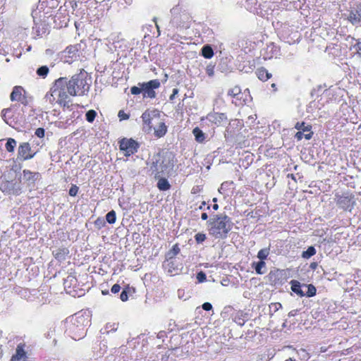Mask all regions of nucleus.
Segmentation results:
<instances>
[{
    "label": "nucleus",
    "instance_id": "14",
    "mask_svg": "<svg viewBox=\"0 0 361 361\" xmlns=\"http://www.w3.org/2000/svg\"><path fill=\"white\" fill-rule=\"evenodd\" d=\"M163 266L166 271L171 274H176L179 270L174 259H169L166 258V261L164 262Z\"/></svg>",
    "mask_w": 361,
    "mask_h": 361
},
{
    "label": "nucleus",
    "instance_id": "48",
    "mask_svg": "<svg viewBox=\"0 0 361 361\" xmlns=\"http://www.w3.org/2000/svg\"><path fill=\"white\" fill-rule=\"evenodd\" d=\"M178 93V90L177 88H174L173 90L172 94L170 96V100H173Z\"/></svg>",
    "mask_w": 361,
    "mask_h": 361
},
{
    "label": "nucleus",
    "instance_id": "44",
    "mask_svg": "<svg viewBox=\"0 0 361 361\" xmlns=\"http://www.w3.org/2000/svg\"><path fill=\"white\" fill-rule=\"evenodd\" d=\"M202 309L206 310V311L211 310L212 309V305L209 302H204L202 305Z\"/></svg>",
    "mask_w": 361,
    "mask_h": 361
},
{
    "label": "nucleus",
    "instance_id": "62",
    "mask_svg": "<svg viewBox=\"0 0 361 361\" xmlns=\"http://www.w3.org/2000/svg\"><path fill=\"white\" fill-rule=\"evenodd\" d=\"M54 345H56V339H54Z\"/></svg>",
    "mask_w": 361,
    "mask_h": 361
},
{
    "label": "nucleus",
    "instance_id": "32",
    "mask_svg": "<svg viewBox=\"0 0 361 361\" xmlns=\"http://www.w3.org/2000/svg\"><path fill=\"white\" fill-rule=\"evenodd\" d=\"M348 20L353 23V24H355V23H357L360 22V17L358 16L357 12L356 13H354V12H350V14H349V16H348Z\"/></svg>",
    "mask_w": 361,
    "mask_h": 361
},
{
    "label": "nucleus",
    "instance_id": "61",
    "mask_svg": "<svg viewBox=\"0 0 361 361\" xmlns=\"http://www.w3.org/2000/svg\"><path fill=\"white\" fill-rule=\"evenodd\" d=\"M238 324L242 326V325H243L244 323L243 322L241 323V322H239Z\"/></svg>",
    "mask_w": 361,
    "mask_h": 361
},
{
    "label": "nucleus",
    "instance_id": "46",
    "mask_svg": "<svg viewBox=\"0 0 361 361\" xmlns=\"http://www.w3.org/2000/svg\"><path fill=\"white\" fill-rule=\"evenodd\" d=\"M95 224L99 226H104V224H105V221L104 219H97L96 221H95Z\"/></svg>",
    "mask_w": 361,
    "mask_h": 361
},
{
    "label": "nucleus",
    "instance_id": "58",
    "mask_svg": "<svg viewBox=\"0 0 361 361\" xmlns=\"http://www.w3.org/2000/svg\"><path fill=\"white\" fill-rule=\"evenodd\" d=\"M271 87L274 89V90H276V84L275 83H272L271 84Z\"/></svg>",
    "mask_w": 361,
    "mask_h": 361
},
{
    "label": "nucleus",
    "instance_id": "30",
    "mask_svg": "<svg viewBox=\"0 0 361 361\" xmlns=\"http://www.w3.org/2000/svg\"><path fill=\"white\" fill-rule=\"evenodd\" d=\"M269 254V248H264L260 250L257 253V257L260 259V261H264L267 259Z\"/></svg>",
    "mask_w": 361,
    "mask_h": 361
},
{
    "label": "nucleus",
    "instance_id": "29",
    "mask_svg": "<svg viewBox=\"0 0 361 361\" xmlns=\"http://www.w3.org/2000/svg\"><path fill=\"white\" fill-rule=\"evenodd\" d=\"M106 219L109 224H114L116 220V215L115 211L111 210L109 212H108L106 215Z\"/></svg>",
    "mask_w": 361,
    "mask_h": 361
},
{
    "label": "nucleus",
    "instance_id": "55",
    "mask_svg": "<svg viewBox=\"0 0 361 361\" xmlns=\"http://www.w3.org/2000/svg\"><path fill=\"white\" fill-rule=\"evenodd\" d=\"M205 202H202V204L199 207L200 209H203V207L205 206Z\"/></svg>",
    "mask_w": 361,
    "mask_h": 361
},
{
    "label": "nucleus",
    "instance_id": "27",
    "mask_svg": "<svg viewBox=\"0 0 361 361\" xmlns=\"http://www.w3.org/2000/svg\"><path fill=\"white\" fill-rule=\"evenodd\" d=\"M49 71V68L47 66H42L37 68V74L43 78H46Z\"/></svg>",
    "mask_w": 361,
    "mask_h": 361
},
{
    "label": "nucleus",
    "instance_id": "56",
    "mask_svg": "<svg viewBox=\"0 0 361 361\" xmlns=\"http://www.w3.org/2000/svg\"><path fill=\"white\" fill-rule=\"evenodd\" d=\"M213 209H214V210H217V209H219V205H218L217 204H214L213 205Z\"/></svg>",
    "mask_w": 361,
    "mask_h": 361
},
{
    "label": "nucleus",
    "instance_id": "11",
    "mask_svg": "<svg viewBox=\"0 0 361 361\" xmlns=\"http://www.w3.org/2000/svg\"><path fill=\"white\" fill-rule=\"evenodd\" d=\"M23 179L27 183L28 185H33L35 182L39 180L41 177L39 173L32 172L29 170H23Z\"/></svg>",
    "mask_w": 361,
    "mask_h": 361
},
{
    "label": "nucleus",
    "instance_id": "15",
    "mask_svg": "<svg viewBox=\"0 0 361 361\" xmlns=\"http://www.w3.org/2000/svg\"><path fill=\"white\" fill-rule=\"evenodd\" d=\"M291 285V290L300 297L305 296V293L302 290V285L296 280H292L290 282Z\"/></svg>",
    "mask_w": 361,
    "mask_h": 361
},
{
    "label": "nucleus",
    "instance_id": "40",
    "mask_svg": "<svg viewBox=\"0 0 361 361\" xmlns=\"http://www.w3.org/2000/svg\"><path fill=\"white\" fill-rule=\"evenodd\" d=\"M11 111V109L10 108H7V109H4L1 111V118H3V120L7 123L8 122L6 121V114Z\"/></svg>",
    "mask_w": 361,
    "mask_h": 361
},
{
    "label": "nucleus",
    "instance_id": "31",
    "mask_svg": "<svg viewBox=\"0 0 361 361\" xmlns=\"http://www.w3.org/2000/svg\"><path fill=\"white\" fill-rule=\"evenodd\" d=\"M96 116L97 113L94 110H89L85 114L86 120L88 122L92 123L94 121Z\"/></svg>",
    "mask_w": 361,
    "mask_h": 361
},
{
    "label": "nucleus",
    "instance_id": "43",
    "mask_svg": "<svg viewBox=\"0 0 361 361\" xmlns=\"http://www.w3.org/2000/svg\"><path fill=\"white\" fill-rule=\"evenodd\" d=\"M121 286L118 284H114L111 289L113 293H117L120 291Z\"/></svg>",
    "mask_w": 361,
    "mask_h": 361
},
{
    "label": "nucleus",
    "instance_id": "35",
    "mask_svg": "<svg viewBox=\"0 0 361 361\" xmlns=\"http://www.w3.org/2000/svg\"><path fill=\"white\" fill-rule=\"evenodd\" d=\"M59 5L58 0H47V7L54 9L56 8Z\"/></svg>",
    "mask_w": 361,
    "mask_h": 361
},
{
    "label": "nucleus",
    "instance_id": "5",
    "mask_svg": "<svg viewBox=\"0 0 361 361\" xmlns=\"http://www.w3.org/2000/svg\"><path fill=\"white\" fill-rule=\"evenodd\" d=\"M139 147V144L133 139L123 138L120 141V149L124 152L126 157L137 152Z\"/></svg>",
    "mask_w": 361,
    "mask_h": 361
},
{
    "label": "nucleus",
    "instance_id": "18",
    "mask_svg": "<svg viewBox=\"0 0 361 361\" xmlns=\"http://www.w3.org/2000/svg\"><path fill=\"white\" fill-rule=\"evenodd\" d=\"M167 131V127L164 122H159V126L154 128V135L157 137H163Z\"/></svg>",
    "mask_w": 361,
    "mask_h": 361
},
{
    "label": "nucleus",
    "instance_id": "38",
    "mask_svg": "<svg viewBox=\"0 0 361 361\" xmlns=\"http://www.w3.org/2000/svg\"><path fill=\"white\" fill-rule=\"evenodd\" d=\"M197 279L199 282H204L206 280V274L203 271H200L197 274Z\"/></svg>",
    "mask_w": 361,
    "mask_h": 361
},
{
    "label": "nucleus",
    "instance_id": "20",
    "mask_svg": "<svg viewBox=\"0 0 361 361\" xmlns=\"http://www.w3.org/2000/svg\"><path fill=\"white\" fill-rule=\"evenodd\" d=\"M202 54L206 59H211L214 55L212 48L209 45H205L202 49Z\"/></svg>",
    "mask_w": 361,
    "mask_h": 361
},
{
    "label": "nucleus",
    "instance_id": "25",
    "mask_svg": "<svg viewBox=\"0 0 361 361\" xmlns=\"http://www.w3.org/2000/svg\"><path fill=\"white\" fill-rule=\"evenodd\" d=\"M302 286L307 288V291L306 292V293H305V295H306L307 297H312L315 295L317 290L316 288L312 284H302Z\"/></svg>",
    "mask_w": 361,
    "mask_h": 361
},
{
    "label": "nucleus",
    "instance_id": "34",
    "mask_svg": "<svg viewBox=\"0 0 361 361\" xmlns=\"http://www.w3.org/2000/svg\"><path fill=\"white\" fill-rule=\"evenodd\" d=\"M195 238L197 243H201L205 240L206 235L202 233H198L195 235Z\"/></svg>",
    "mask_w": 361,
    "mask_h": 361
},
{
    "label": "nucleus",
    "instance_id": "16",
    "mask_svg": "<svg viewBox=\"0 0 361 361\" xmlns=\"http://www.w3.org/2000/svg\"><path fill=\"white\" fill-rule=\"evenodd\" d=\"M252 267L255 269V271L258 274H264L266 273V263L264 261H259L258 262H253Z\"/></svg>",
    "mask_w": 361,
    "mask_h": 361
},
{
    "label": "nucleus",
    "instance_id": "49",
    "mask_svg": "<svg viewBox=\"0 0 361 361\" xmlns=\"http://www.w3.org/2000/svg\"><path fill=\"white\" fill-rule=\"evenodd\" d=\"M207 73L209 76H212V75H213V74H214V70H213V68L207 67Z\"/></svg>",
    "mask_w": 361,
    "mask_h": 361
},
{
    "label": "nucleus",
    "instance_id": "19",
    "mask_svg": "<svg viewBox=\"0 0 361 361\" xmlns=\"http://www.w3.org/2000/svg\"><path fill=\"white\" fill-rule=\"evenodd\" d=\"M159 181L157 183V188L162 191H166L169 190L171 185L169 181L164 178H158Z\"/></svg>",
    "mask_w": 361,
    "mask_h": 361
},
{
    "label": "nucleus",
    "instance_id": "7",
    "mask_svg": "<svg viewBox=\"0 0 361 361\" xmlns=\"http://www.w3.org/2000/svg\"><path fill=\"white\" fill-rule=\"evenodd\" d=\"M35 154V152H32L28 142H23L18 147V156L22 160L30 159L34 157Z\"/></svg>",
    "mask_w": 361,
    "mask_h": 361
},
{
    "label": "nucleus",
    "instance_id": "26",
    "mask_svg": "<svg viewBox=\"0 0 361 361\" xmlns=\"http://www.w3.org/2000/svg\"><path fill=\"white\" fill-rule=\"evenodd\" d=\"M316 254V250L313 246H310L306 251L302 253V257L305 259H309Z\"/></svg>",
    "mask_w": 361,
    "mask_h": 361
},
{
    "label": "nucleus",
    "instance_id": "4",
    "mask_svg": "<svg viewBox=\"0 0 361 361\" xmlns=\"http://www.w3.org/2000/svg\"><path fill=\"white\" fill-rule=\"evenodd\" d=\"M66 78H60L54 82L51 89V94L49 97L50 102L56 101L64 107H69L71 102L70 94L67 91Z\"/></svg>",
    "mask_w": 361,
    "mask_h": 361
},
{
    "label": "nucleus",
    "instance_id": "6",
    "mask_svg": "<svg viewBox=\"0 0 361 361\" xmlns=\"http://www.w3.org/2000/svg\"><path fill=\"white\" fill-rule=\"evenodd\" d=\"M139 85L142 87L144 97L154 98L156 93L154 89H157L160 86V82L159 80L155 79L147 82L139 83Z\"/></svg>",
    "mask_w": 361,
    "mask_h": 361
},
{
    "label": "nucleus",
    "instance_id": "37",
    "mask_svg": "<svg viewBox=\"0 0 361 361\" xmlns=\"http://www.w3.org/2000/svg\"><path fill=\"white\" fill-rule=\"evenodd\" d=\"M130 92H131V94H138L140 92H142V87L141 86H140V87L133 86L131 87Z\"/></svg>",
    "mask_w": 361,
    "mask_h": 361
},
{
    "label": "nucleus",
    "instance_id": "41",
    "mask_svg": "<svg viewBox=\"0 0 361 361\" xmlns=\"http://www.w3.org/2000/svg\"><path fill=\"white\" fill-rule=\"evenodd\" d=\"M118 116L120 118L121 120H126L129 118V116L124 113L123 111H119Z\"/></svg>",
    "mask_w": 361,
    "mask_h": 361
},
{
    "label": "nucleus",
    "instance_id": "53",
    "mask_svg": "<svg viewBox=\"0 0 361 361\" xmlns=\"http://www.w3.org/2000/svg\"><path fill=\"white\" fill-rule=\"evenodd\" d=\"M296 314V310H293V311H290L289 313H288V317H293L295 316Z\"/></svg>",
    "mask_w": 361,
    "mask_h": 361
},
{
    "label": "nucleus",
    "instance_id": "24",
    "mask_svg": "<svg viewBox=\"0 0 361 361\" xmlns=\"http://www.w3.org/2000/svg\"><path fill=\"white\" fill-rule=\"evenodd\" d=\"M16 141L13 138H8L6 144V149L8 152H13L16 146Z\"/></svg>",
    "mask_w": 361,
    "mask_h": 361
},
{
    "label": "nucleus",
    "instance_id": "23",
    "mask_svg": "<svg viewBox=\"0 0 361 361\" xmlns=\"http://www.w3.org/2000/svg\"><path fill=\"white\" fill-rule=\"evenodd\" d=\"M192 133L197 142H202L204 140V134L199 128H195Z\"/></svg>",
    "mask_w": 361,
    "mask_h": 361
},
{
    "label": "nucleus",
    "instance_id": "57",
    "mask_svg": "<svg viewBox=\"0 0 361 361\" xmlns=\"http://www.w3.org/2000/svg\"><path fill=\"white\" fill-rule=\"evenodd\" d=\"M154 21H155V25H156L158 32H159V27L158 24L156 23V18H154Z\"/></svg>",
    "mask_w": 361,
    "mask_h": 361
},
{
    "label": "nucleus",
    "instance_id": "12",
    "mask_svg": "<svg viewBox=\"0 0 361 361\" xmlns=\"http://www.w3.org/2000/svg\"><path fill=\"white\" fill-rule=\"evenodd\" d=\"M158 115L156 111H145L142 115V120L144 124L152 128V121Z\"/></svg>",
    "mask_w": 361,
    "mask_h": 361
},
{
    "label": "nucleus",
    "instance_id": "60",
    "mask_svg": "<svg viewBox=\"0 0 361 361\" xmlns=\"http://www.w3.org/2000/svg\"><path fill=\"white\" fill-rule=\"evenodd\" d=\"M59 255H60V253H58V252H57V253L56 254V257H59Z\"/></svg>",
    "mask_w": 361,
    "mask_h": 361
},
{
    "label": "nucleus",
    "instance_id": "3",
    "mask_svg": "<svg viewBox=\"0 0 361 361\" xmlns=\"http://www.w3.org/2000/svg\"><path fill=\"white\" fill-rule=\"evenodd\" d=\"M87 73L83 69L79 73L75 74L68 80L66 78L67 91L71 96L85 94L89 91L90 85L87 82Z\"/></svg>",
    "mask_w": 361,
    "mask_h": 361
},
{
    "label": "nucleus",
    "instance_id": "59",
    "mask_svg": "<svg viewBox=\"0 0 361 361\" xmlns=\"http://www.w3.org/2000/svg\"><path fill=\"white\" fill-rule=\"evenodd\" d=\"M107 293H108V291H104V290H102V294H104V295L106 294Z\"/></svg>",
    "mask_w": 361,
    "mask_h": 361
},
{
    "label": "nucleus",
    "instance_id": "22",
    "mask_svg": "<svg viewBox=\"0 0 361 361\" xmlns=\"http://www.w3.org/2000/svg\"><path fill=\"white\" fill-rule=\"evenodd\" d=\"M180 252V248L178 245L176 244L173 246L172 249L170 250L166 255V257L169 259H174V257L178 255Z\"/></svg>",
    "mask_w": 361,
    "mask_h": 361
},
{
    "label": "nucleus",
    "instance_id": "42",
    "mask_svg": "<svg viewBox=\"0 0 361 361\" xmlns=\"http://www.w3.org/2000/svg\"><path fill=\"white\" fill-rule=\"evenodd\" d=\"M120 298L122 301L125 302L126 300H128V293L126 290H123L120 295Z\"/></svg>",
    "mask_w": 361,
    "mask_h": 361
},
{
    "label": "nucleus",
    "instance_id": "9",
    "mask_svg": "<svg viewBox=\"0 0 361 361\" xmlns=\"http://www.w3.org/2000/svg\"><path fill=\"white\" fill-rule=\"evenodd\" d=\"M2 190L9 195H18L20 193L21 190L20 183L6 182L4 184Z\"/></svg>",
    "mask_w": 361,
    "mask_h": 361
},
{
    "label": "nucleus",
    "instance_id": "2",
    "mask_svg": "<svg viewBox=\"0 0 361 361\" xmlns=\"http://www.w3.org/2000/svg\"><path fill=\"white\" fill-rule=\"evenodd\" d=\"M208 224L209 233L216 238H225L232 228L231 219L225 214L214 215Z\"/></svg>",
    "mask_w": 361,
    "mask_h": 361
},
{
    "label": "nucleus",
    "instance_id": "45",
    "mask_svg": "<svg viewBox=\"0 0 361 361\" xmlns=\"http://www.w3.org/2000/svg\"><path fill=\"white\" fill-rule=\"evenodd\" d=\"M47 0H39V9H44L47 7Z\"/></svg>",
    "mask_w": 361,
    "mask_h": 361
},
{
    "label": "nucleus",
    "instance_id": "36",
    "mask_svg": "<svg viewBox=\"0 0 361 361\" xmlns=\"http://www.w3.org/2000/svg\"><path fill=\"white\" fill-rule=\"evenodd\" d=\"M78 192V187L76 185H73L69 190V195L71 196L75 197Z\"/></svg>",
    "mask_w": 361,
    "mask_h": 361
},
{
    "label": "nucleus",
    "instance_id": "52",
    "mask_svg": "<svg viewBox=\"0 0 361 361\" xmlns=\"http://www.w3.org/2000/svg\"><path fill=\"white\" fill-rule=\"evenodd\" d=\"M208 218V216L207 214V213H202V215H201V219L202 220H207Z\"/></svg>",
    "mask_w": 361,
    "mask_h": 361
},
{
    "label": "nucleus",
    "instance_id": "54",
    "mask_svg": "<svg viewBox=\"0 0 361 361\" xmlns=\"http://www.w3.org/2000/svg\"><path fill=\"white\" fill-rule=\"evenodd\" d=\"M317 266V264L315 262H313L310 264V267L312 269H315Z\"/></svg>",
    "mask_w": 361,
    "mask_h": 361
},
{
    "label": "nucleus",
    "instance_id": "13",
    "mask_svg": "<svg viewBox=\"0 0 361 361\" xmlns=\"http://www.w3.org/2000/svg\"><path fill=\"white\" fill-rule=\"evenodd\" d=\"M27 355L24 350V345L21 343L18 345L16 354L12 357V361H26Z\"/></svg>",
    "mask_w": 361,
    "mask_h": 361
},
{
    "label": "nucleus",
    "instance_id": "21",
    "mask_svg": "<svg viewBox=\"0 0 361 361\" xmlns=\"http://www.w3.org/2000/svg\"><path fill=\"white\" fill-rule=\"evenodd\" d=\"M295 128L297 130H298L299 131L309 132V133L312 132L311 131L312 126L310 125H306L305 122H301V123L298 122L295 124Z\"/></svg>",
    "mask_w": 361,
    "mask_h": 361
},
{
    "label": "nucleus",
    "instance_id": "8",
    "mask_svg": "<svg viewBox=\"0 0 361 361\" xmlns=\"http://www.w3.org/2000/svg\"><path fill=\"white\" fill-rule=\"evenodd\" d=\"M23 92H25L22 87L16 86L11 94V100L13 102L18 101L25 106L27 105L28 102L26 97L23 94Z\"/></svg>",
    "mask_w": 361,
    "mask_h": 361
},
{
    "label": "nucleus",
    "instance_id": "17",
    "mask_svg": "<svg viewBox=\"0 0 361 361\" xmlns=\"http://www.w3.org/2000/svg\"><path fill=\"white\" fill-rule=\"evenodd\" d=\"M256 74L257 78L262 81H266L271 77V74L264 68H258Z\"/></svg>",
    "mask_w": 361,
    "mask_h": 361
},
{
    "label": "nucleus",
    "instance_id": "64",
    "mask_svg": "<svg viewBox=\"0 0 361 361\" xmlns=\"http://www.w3.org/2000/svg\"><path fill=\"white\" fill-rule=\"evenodd\" d=\"M77 5V3H75L73 4V5H72V7H74V6H76Z\"/></svg>",
    "mask_w": 361,
    "mask_h": 361
},
{
    "label": "nucleus",
    "instance_id": "51",
    "mask_svg": "<svg viewBox=\"0 0 361 361\" xmlns=\"http://www.w3.org/2000/svg\"><path fill=\"white\" fill-rule=\"evenodd\" d=\"M357 13L358 16L360 17V18L361 19V4L357 6Z\"/></svg>",
    "mask_w": 361,
    "mask_h": 361
},
{
    "label": "nucleus",
    "instance_id": "39",
    "mask_svg": "<svg viewBox=\"0 0 361 361\" xmlns=\"http://www.w3.org/2000/svg\"><path fill=\"white\" fill-rule=\"evenodd\" d=\"M35 135L38 137H43L44 136V129L42 128H38L36 130H35Z\"/></svg>",
    "mask_w": 361,
    "mask_h": 361
},
{
    "label": "nucleus",
    "instance_id": "50",
    "mask_svg": "<svg viewBox=\"0 0 361 361\" xmlns=\"http://www.w3.org/2000/svg\"><path fill=\"white\" fill-rule=\"evenodd\" d=\"M354 47H357V52L361 53V42H358Z\"/></svg>",
    "mask_w": 361,
    "mask_h": 361
},
{
    "label": "nucleus",
    "instance_id": "33",
    "mask_svg": "<svg viewBox=\"0 0 361 361\" xmlns=\"http://www.w3.org/2000/svg\"><path fill=\"white\" fill-rule=\"evenodd\" d=\"M240 92H241L240 88L238 86H235L233 88L228 90V94L234 97L240 94Z\"/></svg>",
    "mask_w": 361,
    "mask_h": 361
},
{
    "label": "nucleus",
    "instance_id": "28",
    "mask_svg": "<svg viewBox=\"0 0 361 361\" xmlns=\"http://www.w3.org/2000/svg\"><path fill=\"white\" fill-rule=\"evenodd\" d=\"M312 135H313V132H310V133H308L307 134H303V132L298 131V132L296 133V134L295 135V137L298 140H301L302 139V137H305L306 140H310V139L312 138Z\"/></svg>",
    "mask_w": 361,
    "mask_h": 361
},
{
    "label": "nucleus",
    "instance_id": "1",
    "mask_svg": "<svg viewBox=\"0 0 361 361\" xmlns=\"http://www.w3.org/2000/svg\"><path fill=\"white\" fill-rule=\"evenodd\" d=\"M174 166V155L169 152L158 153L153 156L149 171L155 178H159L163 175L169 173Z\"/></svg>",
    "mask_w": 361,
    "mask_h": 361
},
{
    "label": "nucleus",
    "instance_id": "10",
    "mask_svg": "<svg viewBox=\"0 0 361 361\" xmlns=\"http://www.w3.org/2000/svg\"><path fill=\"white\" fill-rule=\"evenodd\" d=\"M207 118L212 123L219 126L227 121V116L224 113H210L207 115Z\"/></svg>",
    "mask_w": 361,
    "mask_h": 361
},
{
    "label": "nucleus",
    "instance_id": "63",
    "mask_svg": "<svg viewBox=\"0 0 361 361\" xmlns=\"http://www.w3.org/2000/svg\"><path fill=\"white\" fill-rule=\"evenodd\" d=\"M77 5V3H75L73 4V5H72V7H74V6H76Z\"/></svg>",
    "mask_w": 361,
    "mask_h": 361
},
{
    "label": "nucleus",
    "instance_id": "47",
    "mask_svg": "<svg viewBox=\"0 0 361 361\" xmlns=\"http://www.w3.org/2000/svg\"><path fill=\"white\" fill-rule=\"evenodd\" d=\"M55 332V328L50 329L49 331L47 334V337L51 338Z\"/></svg>",
    "mask_w": 361,
    "mask_h": 361
}]
</instances>
